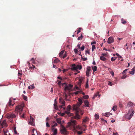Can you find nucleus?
Masks as SVG:
<instances>
[{"label":"nucleus","mask_w":135,"mask_h":135,"mask_svg":"<svg viewBox=\"0 0 135 135\" xmlns=\"http://www.w3.org/2000/svg\"><path fill=\"white\" fill-rule=\"evenodd\" d=\"M89 120V118L87 117H86L85 119H84L83 120V122L85 123L86 121H88Z\"/></svg>","instance_id":"21"},{"label":"nucleus","mask_w":135,"mask_h":135,"mask_svg":"<svg viewBox=\"0 0 135 135\" xmlns=\"http://www.w3.org/2000/svg\"><path fill=\"white\" fill-rule=\"evenodd\" d=\"M117 106L116 105H114L112 109L114 111H115L116 110H117Z\"/></svg>","instance_id":"28"},{"label":"nucleus","mask_w":135,"mask_h":135,"mask_svg":"<svg viewBox=\"0 0 135 135\" xmlns=\"http://www.w3.org/2000/svg\"><path fill=\"white\" fill-rule=\"evenodd\" d=\"M57 130L55 128L54 130V133H53V135H56L57 133Z\"/></svg>","instance_id":"23"},{"label":"nucleus","mask_w":135,"mask_h":135,"mask_svg":"<svg viewBox=\"0 0 135 135\" xmlns=\"http://www.w3.org/2000/svg\"><path fill=\"white\" fill-rule=\"evenodd\" d=\"M133 114V110L132 109H130L128 113L126 116V119L130 120L132 117Z\"/></svg>","instance_id":"3"},{"label":"nucleus","mask_w":135,"mask_h":135,"mask_svg":"<svg viewBox=\"0 0 135 135\" xmlns=\"http://www.w3.org/2000/svg\"><path fill=\"white\" fill-rule=\"evenodd\" d=\"M62 86H64V85H67V84L66 83H62Z\"/></svg>","instance_id":"62"},{"label":"nucleus","mask_w":135,"mask_h":135,"mask_svg":"<svg viewBox=\"0 0 135 135\" xmlns=\"http://www.w3.org/2000/svg\"><path fill=\"white\" fill-rule=\"evenodd\" d=\"M70 111H66L65 112V113L66 114H67L69 116H72L73 115V114L72 113H71L69 112Z\"/></svg>","instance_id":"16"},{"label":"nucleus","mask_w":135,"mask_h":135,"mask_svg":"<svg viewBox=\"0 0 135 135\" xmlns=\"http://www.w3.org/2000/svg\"><path fill=\"white\" fill-rule=\"evenodd\" d=\"M78 102L77 103L76 105H74L73 106H77V107L78 108H79L80 106L83 103V102L81 98H78Z\"/></svg>","instance_id":"9"},{"label":"nucleus","mask_w":135,"mask_h":135,"mask_svg":"<svg viewBox=\"0 0 135 135\" xmlns=\"http://www.w3.org/2000/svg\"><path fill=\"white\" fill-rule=\"evenodd\" d=\"M95 119H97L99 118V115L98 114H95Z\"/></svg>","instance_id":"35"},{"label":"nucleus","mask_w":135,"mask_h":135,"mask_svg":"<svg viewBox=\"0 0 135 135\" xmlns=\"http://www.w3.org/2000/svg\"><path fill=\"white\" fill-rule=\"evenodd\" d=\"M22 74V71L21 70H18V76H21Z\"/></svg>","instance_id":"31"},{"label":"nucleus","mask_w":135,"mask_h":135,"mask_svg":"<svg viewBox=\"0 0 135 135\" xmlns=\"http://www.w3.org/2000/svg\"><path fill=\"white\" fill-rule=\"evenodd\" d=\"M64 51V50H62L59 53V56L60 57H61L62 55L63 54Z\"/></svg>","instance_id":"25"},{"label":"nucleus","mask_w":135,"mask_h":135,"mask_svg":"<svg viewBox=\"0 0 135 135\" xmlns=\"http://www.w3.org/2000/svg\"><path fill=\"white\" fill-rule=\"evenodd\" d=\"M56 121H57V122L59 124H60L61 123V120L59 119V118L57 119Z\"/></svg>","instance_id":"38"},{"label":"nucleus","mask_w":135,"mask_h":135,"mask_svg":"<svg viewBox=\"0 0 135 135\" xmlns=\"http://www.w3.org/2000/svg\"><path fill=\"white\" fill-rule=\"evenodd\" d=\"M76 123V120L71 119L70 121L68 123L67 127H68L71 126H72L74 128H75Z\"/></svg>","instance_id":"2"},{"label":"nucleus","mask_w":135,"mask_h":135,"mask_svg":"<svg viewBox=\"0 0 135 135\" xmlns=\"http://www.w3.org/2000/svg\"><path fill=\"white\" fill-rule=\"evenodd\" d=\"M89 87V85H88V79L87 80L86 82V86L85 87L86 88H88Z\"/></svg>","instance_id":"36"},{"label":"nucleus","mask_w":135,"mask_h":135,"mask_svg":"<svg viewBox=\"0 0 135 135\" xmlns=\"http://www.w3.org/2000/svg\"><path fill=\"white\" fill-rule=\"evenodd\" d=\"M84 56H82L81 57V58L82 59V60L83 61H86L87 60V59L86 57L84 58Z\"/></svg>","instance_id":"37"},{"label":"nucleus","mask_w":135,"mask_h":135,"mask_svg":"<svg viewBox=\"0 0 135 135\" xmlns=\"http://www.w3.org/2000/svg\"><path fill=\"white\" fill-rule=\"evenodd\" d=\"M33 120L34 119L33 118H32V120H30L29 122V124H31V125H32L33 124Z\"/></svg>","instance_id":"22"},{"label":"nucleus","mask_w":135,"mask_h":135,"mask_svg":"<svg viewBox=\"0 0 135 135\" xmlns=\"http://www.w3.org/2000/svg\"><path fill=\"white\" fill-rule=\"evenodd\" d=\"M25 114L24 113H23L22 115H20V117L21 118H24L25 117Z\"/></svg>","instance_id":"54"},{"label":"nucleus","mask_w":135,"mask_h":135,"mask_svg":"<svg viewBox=\"0 0 135 135\" xmlns=\"http://www.w3.org/2000/svg\"><path fill=\"white\" fill-rule=\"evenodd\" d=\"M100 60L104 61H105L106 60V59L105 58L103 57L102 56H100Z\"/></svg>","instance_id":"20"},{"label":"nucleus","mask_w":135,"mask_h":135,"mask_svg":"<svg viewBox=\"0 0 135 135\" xmlns=\"http://www.w3.org/2000/svg\"><path fill=\"white\" fill-rule=\"evenodd\" d=\"M77 106H73V108L74 110L76 111V113L75 115L73 116V118L76 119H78L80 118V116L79 114L82 115L84 113L83 110H81L80 108H78Z\"/></svg>","instance_id":"1"},{"label":"nucleus","mask_w":135,"mask_h":135,"mask_svg":"<svg viewBox=\"0 0 135 135\" xmlns=\"http://www.w3.org/2000/svg\"><path fill=\"white\" fill-rule=\"evenodd\" d=\"M64 94L65 95V99H67V98L68 97V94H66V92L64 93Z\"/></svg>","instance_id":"39"},{"label":"nucleus","mask_w":135,"mask_h":135,"mask_svg":"<svg viewBox=\"0 0 135 135\" xmlns=\"http://www.w3.org/2000/svg\"><path fill=\"white\" fill-rule=\"evenodd\" d=\"M57 123H55L52 126V127H53L55 126H57Z\"/></svg>","instance_id":"56"},{"label":"nucleus","mask_w":135,"mask_h":135,"mask_svg":"<svg viewBox=\"0 0 135 135\" xmlns=\"http://www.w3.org/2000/svg\"><path fill=\"white\" fill-rule=\"evenodd\" d=\"M57 81L58 82V83L57 84L59 85L60 87H61V85H62V83H61V81H59V80H57Z\"/></svg>","instance_id":"27"},{"label":"nucleus","mask_w":135,"mask_h":135,"mask_svg":"<svg viewBox=\"0 0 135 135\" xmlns=\"http://www.w3.org/2000/svg\"><path fill=\"white\" fill-rule=\"evenodd\" d=\"M117 57H112L111 59V60L112 61H115Z\"/></svg>","instance_id":"42"},{"label":"nucleus","mask_w":135,"mask_h":135,"mask_svg":"<svg viewBox=\"0 0 135 135\" xmlns=\"http://www.w3.org/2000/svg\"><path fill=\"white\" fill-rule=\"evenodd\" d=\"M113 135H119V134L117 132H116L115 133L114 132L113 133Z\"/></svg>","instance_id":"59"},{"label":"nucleus","mask_w":135,"mask_h":135,"mask_svg":"<svg viewBox=\"0 0 135 135\" xmlns=\"http://www.w3.org/2000/svg\"><path fill=\"white\" fill-rule=\"evenodd\" d=\"M3 132L4 135H10V134L8 132V131H5L4 130H3Z\"/></svg>","instance_id":"17"},{"label":"nucleus","mask_w":135,"mask_h":135,"mask_svg":"<svg viewBox=\"0 0 135 135\" xmlns=\"http://www.w3.org/2000/svg\"><path fill=\"white\" fill-rule=\"evenodd\" d=\"M85 105V106H86L87 107H90V106L89 105V102L87 100H85L84 102Z\"/></svg>","instance_id":"14"},{"label":"nucleus","mask_w":135,"mask_h":135,"mask_svg":"<svg viewBox=\"0 0 135 135\" xmlns=\"http://www.w3.org/2000/svg\"><path fill=\"white\" fill-rule=\"evenodd\" d=\"M132 70L129 71V73L133 75L134 73V68H133Z\"/></svg>","instance_id":"24"},{"label":"nucleus","mask_w":135,"mask_h":135,"mask_svg":"<svg viewBox=\"0 0 135 135\" xmlns=\"http://www.w3.org/2000/svg\"><path fill=\"white\" fill-rule=\"evenodd\" d=\"M96 41H93V42H92L91 43V45H93V44H96Z\"/></svg>","instance_id":"60"},{"label":"nucleus","mask_w":135,"mask_h":135,"mask_svg":"<svg viewBox=\"0 0 135 135\" xmlns=\"http://www.w3.org/2000/svg\"><path fill=\"white\" fill-rule=\"evenodd\" d=\"M71 70H76L78 69L80 70L82 68L81 66L79 65H78L77 66L75 64H73L71 66Z\"/></svg>","instance_id":"6"},{"label":"nucleus","mask_w":135,"mask_h":135,"mask_svg":"<svg viewBox=\"0 0 135 135\" xmlns=\"http://www.w3.org/2000/svg\"><path fill=\"white\" fill-rule=\"evenodd\" d=\"M2 128L3 127H6L7 125L6 124V120H4L1 124Z\"/></svg>","instance_id":"13"},{"label":"nucleus","mask_w":135,"mask_h":135,"mask_svg":"<svg viewBox=\"0 0 135 135\" xmlns=\"http://www.w3.org/2000/svg\"><path fill=\"white\" fill-rule=\"evenodd\" d=\"M33 63V64H35V61H34V59L33 58H32L30 60Z\"/></svg>","instance_id":"43"},{"label":"nucleus","mask_w":135,"mask_h":135,"mask_svg":"<svg viewBox=\"0 0 135 135\" xmlns=\"http://www.w3.org/2000/svg\"><path fill=\"white\" fill-rule=\"evenodd\" d=\"M32 87V86H29L28 87V88L29 89H33V88H31V87Z\"/></svg>","instance_id":"64"},{"label":"nucleus","mask_w":135,"mask_h":135,"mask_svg":"<svg viewBox=\"0 0 135 135\" xmlns=\"http://www.w3.org/2000/svg\"><path fill=\"white\" fill-rule=\"evenodd\" d=\"M87 70L86 71V75L87 76H89V72L91 70V67L90 66H88L86 68Z\"/></svg>","instance_id":"11"},{"label":"nucleus","mask_w":135,"mask_h":135,"mask_svg":"<svg viewBox=\"0 0 135 135\" xmlns=\"http://www.w3.org/2000/svg\"><path fill=\"white\" fill-rule=\"evenodd\" d=\"M86 53H88V54H90V52L88 49H87V50H86L85 51V54H86Z\"/></svg>","instance_id":"52"},{"label":"nucleus","mask_w":135,"mask_h":135,"mask_svg":"<svg viewBox=\"0 0 135 135\" xmlns=\"http://www.w3.org/2000/svg\"><path fill=\"white\" fill-rule=\"evenodd\" d=\"M16 115L13 113H9L7 114V118L10 120V122H12L13 121L12 119H11V118H15Z\"/></svg>","instance_id":"5"},{"label":"nucleus","mask_w":135,"mask_h":135,"mask_svg":"<svg viewBox=\"0 0 135 135\" xmlns=\"http://www.w3.org/2000/svg\"><path fill=\"white\" fill-rule=\"evenodd\" d=\"M107 55L105 54H101V56H102L103 57L106 56Z\"/></svg>","instance_id":"58"},{"label":"nucleus","mask_w":135,"mask_h":135,"mask_svg":"<svg viewBox=\"0 0 135 135\" xmlns=\"http://www.w3.org/2000/svg\"><path fill=\"white\" fill-rule=\"evenodd\" d=\"M109 113H106L105 114V115H104V116H106L107 117H109Z\"/></svg>","instance_id":"45"},{"label":"nucleus","mask_w":135,"mask_h":135,"mask_svg":"<svg viewBox=\"0 0 135 135\" xmlns=\"http://www.w3.org/2000/svg\"><path fill=\"white\" fill-rule=\"evenodd\" d=\"M73 86V85L71 84H69L68 85H65L64 89L65 92H66L67 90H68V93L69 94V92L71 91Z\"/></svg>","instance_id":"7"},{"label":"nucleus","mask_w":135,"mask_h":135,"mask_svg":"<svg viewBox=\"0 0 135 135\" xmlns=\"http://www.w3.org/2000/svg\"><path fill=\"white\" fill-rule=\"evenodd\" d=\"M133 105V103L131 102H129L127 105L129 107L130 106H132Z\"/></svg>","instance_id":"33"},{"label":"nucleus","mask_w":135,"mask_h":135,"mask_svg":"<svg viewBox=\"0 0 135 135\" xmlns=\"http://www.w3.org/2000/svg\"><path fill=\"white\" fill-rule=\"evenodd\" d=\"M60 61V60L58 59H56L54 61V63H57Z\"/></svg>","instance_id":"32"},{"label":"nucleus","mask_w":135,"mask_h":135,"mask_svg":"<svg viewBox=\"0 0 135 135\" xmlns=\"http://www.w3.org/2000/svg\"><path fill=\"white\" fill-rule=\"evenodd\" d=\"M114 41V39L112 37H109L107 41V43L109 44H110L112 43H113Z\"/></svg>","instance_id":"10"},{"label":"nucleus","mask_w":135,"mask_h":135,"mask_svg":"<svg viewBox=\"0 0 135 135\" xmlns=\"http://www.w3.org/2000/svg\"><path fill=\"white\" fill-rule=\"evenodd\" d=\"M23 107L24 104H23L17 106L15 109L16 112H19L20 114H21L23 110Z\"/></svg>","instance_id":"4"},{"label":"nucleus","mask_w":135,"mask_h":135,"mask_svg":"<svg viewBox=\"0 0 135 135\" xmlns=\"http://www.w3.org/2000/svg\"><path fill=\"white\" fill-rule=\"evenodd\" d=\"M74 52H75V53L76 54L78 53V50L76 49H74Z\"/></svg>","instance_id":"51"},{"label":"nucleus","mask_w":135,"mask_h":135,"mask_svg":"<svg viewBox=\"0 0 135 135\" xmlns=\"http://www.w3.org/2000/svg\"><path fill=\"white\" fill-rule=\"evenodd\" d=\"M78 30L77 31V34H78L79 32H80V30L81 29V28H78Z\"/></svg>","instance_id":"49"},{"label":"nucleus","mask_w":135,"mask_h":135,"mask_svg":"<svg viewBox=\"0 0 135 135\" xmlns=\"http://www.w3.org/2000/svg\"><path fill=\"white\" fill-rule=\"evenodd\" d=\"M59 100V102L63 106H64L65 105V102L63 100L62 98H60Z\"/></svg>","instance_id":"12"},{"label":"nucleus","mask_w":135,"mask_h":135,"mask_svg":"<svg viewBox=\"0 0 135 135\" xmlns=\"http://www.w3.org/2000/svg\"><path fill=\"white\" fill-rule=\"evenodd\" d=\"M12 102V101L11 99H10L9 100V102H8V103L7 104L9 106H10L11 105L13 106L14 105L15 103L12 104L11 103Z\"/></svg>","instance_id":"15"},{"label":"nucleus","mask_w":135,"mask_h":135,"mask_svg":"<svg viewBox=\"0 0 135 135\" xmlns=\"http://www.w3.org/2000/svg\"><path fill=\"white\" fill-rule=\"evenodd\" d=\"M80 48L82 51H83L84 50L85 46L84 45H83Z\"/></svg>","instance_id":"46"},{"label":"nucleus","mask_w":135,"mask_h":135,"mask_svg":"<svg viewBox=\"0 0 135 135\" xmlns=\"http://www.w3.org/2000/svg\"><path fill=\"white\" fill-rule=\"evenodd\" d=\"M95 49V47L94 45H93L92 47V51H93Z\"/></svg>","instance_id":"44"},{"label":"nucleus","mask_w":135,"mask_h":135,"mask_svg":"<svg viewBox=\"0 0 135 135\" xmlns=\"http://www.w3.org/2000/svg\"><path fill=\"white\" fill-rule=\"evenodd\" d=\"M22 97H23V99H24L25 100H27V97L25 96L24 95H22Z\"/></svg>","instance_id":"34"},{"label":"nucleus","mask_w":135,"mask_h":135,"mask_svg":"<svg viewBox=\"0 0 135 135\" xmlns=\"http://www.w3.org/2000/svg\"><path fill=\"white\" fill-rule=\"evenodd\" d=\"M67 110L68 111H70L71 109V106L70 105H69L67 107Z\"/></svg>","instance_id":"30"},{"label":"nucleus","mask_w":135,"mask_h":135,"mask_svg":"<svg viewBox=\"0 0 135 135\" xmlns=\"http://www.w3.org/2000/svg\"><path fill=\"white\" fill-rule=\"evenodd\" d=\"M82 133V132L80 131H78L77 132V133L78 134L80 135Z\"/></svg>","instance_id":"61"},{"label":"nucleus","mask_w":135,"mask_h":135,"mask_svg":"<svg viewBox=\"0 0 135 135\" xmlns=\"http://www.w3.org/2000/svg\"><path fill=\"white\" fill-rule=\"evenodd\" d=\"M57 114L61 116H64L65 115V113H62L61 112H58Z\"/></svg>","instance_id":"26"},{"label":"nucleus","mask_w":135,"mask_h":135,"mask_svg":"<svg viewBox=\"0 0 135 135\" xmlns=\"http://www.w3.org/2000/svg\"><path fill=\"white\" fill-rule=\"evenodd\" d=\"M108 84L110 86H112L113 85V84L110 81H108Z\"/></svg>","instance_id":"47"},{"label":"nucleus","mask_w":135,"mask_h":135,"mask_svg":"<svg viewBox=\"0 0 135 135\" xmlns=\"http://www.w3.org/2000/svg\"><path fill=\"white\" fill-rule=\"evenodd\" d=\"M92 67L94 71H96L97 70V67L96 66H92Z\"/></svg>","instance_id":"18"},{"label":"nucleus","mask_w":135,"mask_h":135,"mask_svg":"<svg viewBox=\"0 0 135 135\" xmlns=\"http://www.w3.org/2000/svg\"><path fill=\"white\" fill-rule=\"evenodd\" d=\"M13 130L14 134H16L17 133V132L16 131V128H14Z\"/></svg>","instance_id":"53"},{"label":"nucleus","mask_w":135,"mask_h":135,"mask_svg":"<svg viewBox=\"0 0 135 135\" xmlns=\"http://www.w3.org/2000/svg\"><path fill=\"white\" fill-rule=\"evenodd\" d=\"M54 108L55 109L57 110H59V109L58 108V106L57 105V103H56H56H54Z\"/></svg>","instance_id":"19"},{"label":"nucleus","mask_w":135,"mask_h":135,"mask_svg":"<svg viewBox=\"0 0 135 135\" xmlns=\"http://www.w3.org/2000/svg\"><path fill=\"white\" fill-rule=\"evenodd\" d=\"M121 21L122 23L123 24H124L126 23L127 22L125 20H124V19L123 18H122L121 19Z\"/></svg>","instance_id":"29"},{"label":"nucleus","mask_w":135,"mask_h":135,"mask_svg":"<svg viewBox=\"0 0 135 135\" xmlns=\"http://www.w3.org/2000/svg\"><path fill=\"white\" fill-rule=\"evenodd\" d=\"M66 53H65L64 55H63V56L62 57V58L63 59H64L65 58V57H66Z\"/></svg>","instance_id":"57"},{"label":"nucleus","mask_w":135,"mask_h":135,"mask_svg":"<svg viewBox=\"0 0 135 135\" xmlns=\"http://www.w3.org/2000/svg\"><path fill=\"white\" fill-rule=\"evenodd\" d=\"M46 126L47 127H50L49 124L46 121Z\"/></svg>","instance_id":"48"},{"label":"nucleus","mask_w":135,"mask_h":135,"mask_svg":"<svg viewBox=\"0 0 135 135\" xmlns=\"http://www.w3.org/2000/svg\"><path fill=\"white\" fill-rule=\"evenodd\" d=\"M119 106L120 107H123L122 104L120 102L119 103Z\"/></svg>","instance_id":"55"},{"label":"nucleus","mask_w":135,"mask_h":135,"mask_svg":"<svg viewBox=\"0 0 135 135\" xmlns=\"http://www.w3.org/2000/svg\"><path fill=\"white\" fill-rule=\"evenodd\" d=\"M83 38L82 35L81 34V35L78 38V40H79Z\"/></svg>","instance_id":"41"},{"label":"nucleus","mask_w":135,"mask_h":135,"mask_svg":"<svg viewBox=\"0 0 135 135\" xmlns=\"http://www.w3.org/2000/svg\"><path fill=\"white\" fill-rule=\"evenodd\" d=\"M79 85H81V83L82 82V80L79 79Z\"/></svg>","instance_id":"50"},{"label":"nucleus","mask_w":135,"mask_h":135,"mask_svg":"<svg viewBox=\"0 0 135 135\" xmlns=\"http://www.w3.org/2000/svg\"><path fill=\"white\" fill-rule=\"evenodd\" d=\"M61 133L67 134H68L66 129L64 126H62V128L60 130Z\"/></svg>","instance_id":"8"},{"label":"nucleus","mask_w":135,"mask_h":135,"mask_svg":"<svg viewBox=\"0 0 135 135\" xmlns=\"http://www.w3.org/2000/svg\"><path fill=\"white\" fill-rule=\"evenodd\" d=\"M83 98L84 99H87L89 98V96L88 95H84L83 96Z\"/></svg>","instance_id":"40"},{"label":"nucleus","mask_w":135,"mask_h":135,"mask_svg":"<svg viewBox=\"0 0 135 135\" xmlns=\"http://www.w3.org/2000/svg\"><path fill=\"white\" fill-rule=\"evenodd\" d=\"M57 78L59 79H60V80H62V78L60 77H59V76H58L57 77Z\"/></svg>","instance_id":"63"}]
</instances>
